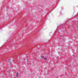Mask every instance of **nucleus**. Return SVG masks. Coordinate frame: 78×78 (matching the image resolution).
Returning a JSON list of instances; mask_svg holds the SVG:
<instances>
[{
    "mask_svg": "<svg viewBox=\"0 0 78 78\" xmlns=\"http://www.w3.org/2000/svg\"><path fill=\"white\" fill-rule=\"evenodd\" d=\"M16 76L17 77L18 76V73H16Z\"/></svg>",
    "mask_w": 78,
    "mask_h": 78,
    "instance_id": "f257e3e1",
    "label": "nucleus"
},
{
    "mask_svg": "<svg viewBox=\"0 0 78 78\" xmlns=\"http://www.w3.org/2000/svg\"><path fill=\"white\" fill-rule=\"evenodd\" d=\"M8 61H9V63L10 64H11V62L10 61V60H8Z\"/></svg>",
    "mask_w": 78,
    "mask_h": 78,
    "instance_id": "f03ea898",
    "label": "nucleus"
},
{
    "mask_svg": "<svg viewBox=\"0 0 78 78\" xmlns=\"http://www.w3.org/2000/svg\"><path fill=\"white\" fill-rule=\"evenodd\" d=\"M41 58H43L44 59H46V58L44 57H41Z\"/></svg>",
    "mask_w": 78,
    "mask_h": 78,
    "instance_id": "7ed1b4c3",
    "label": "nucleus"
},
{
    "mask_svg": "<svg viewBox=\"0 0 78 78\" xmlns=\"http://www.w3.org/2000/svg\"><path fill=\"white\" fill-rule=\"evenodd\" d=\"M16 46H17V45H16Z\"/></svg>",
    "mask_w": 78,
    "mask_h": 78,
    "instance_id": "20e7f679",
    "label": "nucleus"
},
{
    "mask_svg": "<svg viewBox=\"0 0 78 78\" xmlns=\"http://www.w3.org/2000/svg\"><path fill=\"white\" fill-rule=\"evenodd\" d=\"M60 14H61V12H60Z\"/></svg>",
    "mask_w": 78,
    "mask_h": 78,
    "instance_id": "39448f33",
    "label": "nucleus"
}]
</instances>
